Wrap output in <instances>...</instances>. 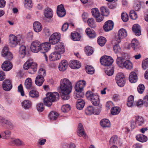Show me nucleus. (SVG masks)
Here are the masks:
<instances>
[{"mask_svg": "<svg viewBox=\"0 0 148 148\" xmlns=\"http://www.w3.org/2000/svg\"><path fill=\"white\" fill-rule=\"evenodd\" d=\"M60 88L62 93L61 96L62 99L64 100L69 99V94L71 92L72 88L71 82L66 78L62 79L60 82Z\"/></svg>", "mask_w": 148, "mask_h": 148, "instance_id": "f257e3e1", "label": "nucleus"}, {"mask_svg": "<svg viewBox=\"0 0 148 148\" xmlns=\"http://www.w3.org/2000/svg\"><path fill=\"white\" fill-rule=\"evenodd\" d=\"M87 98L90 100L92 104L95 106H98V111L95 112L96 114H99L101 110L102 105L100 103V100L98 96L91 91H88L86 93Z\"/></svg>", "mask_w": 148, "mask_h": 148, "instance_id": "f03ea898", "label": "nucleus"}, {"mask_svg": "<svg viewBox=\"0 0 148 148\" xmlns=\"http://www.w3.org/2000/svg\"><path fill=\"white\" fill-rule=\"evenodd\" d=\"M46 96L47 97L44 99V103L46 106L50 107L52 105V102L58 100L59 95L56 92H49L47 94Z\"/></svg>", "mask_w": 148, "mask_h": 148, "instance_id": "7ed1b4c3", "label": "nucleus"}, {"mask_svg": "<svg viewBox=\"0 0 148 148\" xmlns=\"http://www.w3.org/2000/svg\"><path fill=\"white\" fill-rule=\"evenodd\" d=\"M116 63L118 65L121 67H124L128 69H131L133 68L132 64L130 60H125L124 58L118 57V56L116 59Z\"/></svg>", "mask_w": 148, "mask_h": 148, "instance_id": "20e7f679", "label": "nucleus"}, {"mask_svg": "<svg viewBox=\"0 0 148 148\" xmlns=\"http://www.w3.org/2000/svg\"><path fill=\"white\" fill-rule=\"evenodd\" d=\"M9 44L10 46L12 47H15L19 44L20 40L18 39L17 37L15 35L11 34L8 36Z\"/></svg>", "mask_w": 148, "mask_h": 148, "instance_id": "39448f33", "label": "nucleus"}, {"mask_svg": "<svg viewBox=\"0 0 148 148\" xmlns=\"http://www.w3.org/2000/svg\"><path fill=\"white\" fill-rule=\"evenodd\" d=\"M116 82L118 85L120 87L124 86L125 83V79L124 75L122 73H118L115 77Z\"/></svg>", "mask_w": 148, "mask_h": 148, "instance_id": "423d86ee", "label": "nucleus"}, {"mask_svg": "<svg viewBox=\"0 0 148 148\" xmlns=\"http://www.w3.org/2000/svg\"><path fill=\"white\" fill-rule=\"evenodd\" d=\"M86 85V82L84 80H79L78 81L75 86V90L77 92H80V96L82 97L83 94L82 93L84 87Z\"/></svg>", "mask_w": 148, "mask_h": 148, "instance_id": "0eeeda50", "label": "nucleus"}, {"mask_svg": "<svg viewBox=\"0 0 148 148\" xmlns=\"http://www.w3.org/2000/svg\"><path fill=\"white\" fill-rule=\"evenodd\" d=\"M113 61L110 57L106 56H102L100 60V62L102 65L107 66L111 65Z\"/></svg>", "mask_w": 148, "mask_h": 148, "instance_id": "6e6552de", "label": "nucleus"}, {"mask_svg": "<svg viewBox=\"0 0 148 148\" xmlns=\"http://www.w3.org/2000/svg\"><path fill=\"white\" fill-rule=\"evenodd\" d=\"M60 35L59 33H55L50 36L49 39L50 44L55 45L57 44L60 40Z\"/></svg>", "mask_w": 148, "mask_h": 148, "instance_id": "1a4fd4ad", "label": "nucleus"}, {"mask_svg": "<svg viewBox=\"0 0 148 148\" xmlns=\"http://www.w3.org/2000/svg\"><path fill=\"white\" fill-rule=\"evenodd\" d=\"M1 55L3 57L8 60H11L12 58V55L9 51L8 48L7 46L4 47L1 52Z\"/></svg>", "mask_w": 148, "mask_h": 148, "instance_id": "9d476101", "label": "nucleus"}, {"mask_svg": "<svg viewBox=\"0 0 148 148\" xmlns=\"http://www.w3.org/2000/svg\"><path fill=\"white\" fill-rule=\"evenodd\" d=\"M51 45L47 42L40 44V51L41 53H44L48 51L50 49Z\"/></svg>", "mask_w": 148, "mask_h": 148, "instance_id": "9b49d317", "label": "nucleus"}, {"mask_svg": "<svg viewBox=\"0 0 148 148\" xmlns=\"http://www.w3.org/2000/svg\"><path fill=\"white\" fill-rule=\"evenodd\" d=\"M65 51L63 43H58L56 45L55 47V52L61 55Z\"/></svg>", "mask_w": 148, "mask_h": 148, "instance_id": "f8f14e48", "label": "nucleus"}, {"mask_svg": "<svg viewBox=\"0 0 148 148\" xmlns=\"http://www.w3.org/2000/svg\"><path fill=\"white\" fill-rule=\"evenodd\" d=\"M30 48L33 52L37 53L40 51V42L37 41H33L31 44Z\"/></svg>", "mask_w": 148, "mask_h": 148, "instance_id": "ddd939ff", "label": "nucleus"}, {"mask_svg": "<svg viewBox=\"0 0 148 148\" xmlns=\"http://www.w3.org/2000/svg\"><path fill=\"white\" fill-rule=\"evenodd\" d=\"M114 24L112 20H108L106 22L103 26L104 29L106 32L111 30L113 27Z\"/></svg>", "mask_w": 148, "mask_h": 148, "instance_id": "4468645a", "label": "nucleus"}, {"mask_svg": "<svg viewBox=\"0 0 148 148\" xmlns=\"http://www.w3.org/2000/svg\"><path fill=\"white\" fill-rule=\"evenodd\" d=\"M57 13L58 16L60 17L64 16L66 14V10L62 4L58 6L57 10Z\"/></svg>", "mask_w": 148, "mask_h": 148, "instance_id": "2eb2a0df", "label": "nucleus"}, {"mask_svg": "<svg viewBox=\"0 0 148 148\" xmlns=\"http://www.w3.org/2000/svg\"><path fill=\"white\" fill-rule=\"evenodd\" d=\"M3 88L4 90L8 91L11 90L12 87L11 82L9 79H6L3 82Z\"/></svg>", "mask_w": 148, "mask_h": 148, "instance_id": "dca6fc26", "label": "nucleus"}, {"mask_svg": "<svg viewBox=\"0 0 148 148\" xmlns=\"http://www.w3.org/2000/svg\"><path fill=\"white\" fill-rule=\"evenodd\" d=\"M0 123L2 125H6L11 129L14 127V125L10 121L1 116H0Z\"/></svg>", "mask_w": 148, "mask_h": 148, "instance_id": "f3484780", "label": "nucleus"}, {"mask_svg": "<svg viewBox=\"0 0 148 148\" xmlns=\"http://www.w3.org/2000/svg\"><path fill=\"white\" fill-rule=\"evenodd\" d=\"M77 133L79 136H82L84 138H86V134L84 131L83 126L81 123L79 124Z\"/></svg>", "mask_w": 148, "mask_h": 148, "instance_id": "a211bd4d", "label": "nucleus"}, {"mask_svg": "<svg viewBox=\"0 0 148 148\" xmlns=\"http://www.w3.org/2000/svg\"><path fill=\"white\" fill-rule=\"evenodd\" d=\"M12 67V64L10 61H6L2 64L1 68L4 71H9Z\"/></svg>", "mask_w": 148, "mask_h": 148, "instance_id": "6ab92c4d", "label": "nucleus"}, {"mask_svg": "<svg viewBox=\"0 0 148 148\" xmlns=\"http://www.w3.org/2000/svg\"><path fill=\"white\" fill-rule=\"evenodd\" d=\"M69 66L73 69H78L81 66V64L76 60L71 61L69 63Z\"/></svg>", "mask_w": 148, "mask_h": 148, "instance_id": "aec40b11", "label": "nucleus"}, {"mask_svg": "<svg viewBox=\"0 0 148 148\" xmlns=\"http://www.w3.org/2000/svg\"><path fill=\"white\" fill-rule=\"evenodd\" d=\"M67 66V61L66 60H63L59 64L58 68L60 71H64L66 69Z\"/></svg>", "mask_w": 148, "mask_h": 148, "instance_id": "412c9836", "label": "nucleus"}, {"mask_svg": "<svg viewBox=\"0 0 148 148\" xmlns=\"http://www.w3.org/2000/svg\"><path fill=\"white\" fill-rule=\"evenodd\" d=\"M133 31L136 36H139L141 34L140 27L138 24L134 25L132 28Z\"/></svg>", "mask_w": 148, "mask_h": 148, "instance_id": "4be33fe9", "label": "nucleus"}, {"mask_svg": "<svg viewBox=\"0 0 148 148\" xmlns=\"http://www.w3.org/2000/svg\"><path fill=\"white\" fill-rule=\"evenodd\" d=\"M61 57V55L54 52L52 53L49 56V59L51 61H54L59 59Z\"/></svg>", "mask_w": 148, "mask_h": 148, "instance_id": "5701e85b", "label": "nucleus"}, {"mask_svg": "<svg viewBox=\"0 0 148 148\" xmlns=\"http://www.w3.org/2000/svg\"><path fill=\"white\" fill-rule=\"evenodd\" d=\"M33 28L34 31L37 32H40L42 29V26L39 22L36 21L33 23Z\"/></svg>", "mask_w": 148, "mask_h": 148, "instance_id": "b1692460", "label": "nucleus"}, {"mask_svg": "<svg viewBox=\"0 0 148 148\" xmlns=\"http://www.w3.org/2000/svg\"><path fill=\"white\" fill-rule=\"evenodd\" d=\"M32 103L29 100H25L22 103L23 107L25 109H29L31 107Z\"/></svg>", "mask_w": 148, "mask_h": 148, "instance_id": "393cba45", "label": "nucleus"}, {"mask_svg": "<svg viewBox=\"0 0 148 148\" xmlns=\"http://www.w3.org/2000/svg\"><path fill=\"white\" fill-rule=\"evenodd\" d=\"M26 48L25 46L21 45L20 47L19 53L21 58H23L24 57L26 54Z\"/></svg>", "mask_w": 148, "mask_h": 148, "instance_id": "a878e982", "label": "nucleus"}, {"mask_svg": "<svg viewBox=\"0 0 148 148\" xmlns=\"http://www.w3.org/2000/svg\"><path fill=\"white\" fill-rule=\"evenodd\" d=\"M44 13L45 16L47 18H51L53 16V12L52 10L49 8H45Z\"/></svg>", "mask_w": 148, "mask_h": 148, "instance_id": "bb28decb", "label": "nucleus"}, {"mask_svg": "<svg viewBox=\"0 0 148 148\" xmlns=\"http://www.w3.org/2000/svg\"><path fill=\"white\" fill-rule=\"evenodd\" d=\"M129 79L131 83H135L137 80V76L136 73L134 72L131 73L129 77Z\"/></svg>", "mask_w": 148, "mask_h": 148, "instance_id": "cd10ccee", "label": "nucleus"}, {"mask_svg": "<svg viewBox=\"0 0 148 148\" xmlns=\"http://www.w3.org/2000/svg\"><path fill=\"white\" fill-rule=\"evenodd\" d=\"M127 35L126 30L124 29H120L119 31V40L123 39L126 37Z\"/></svg>", "mask_w": 148, "mask_h": 148, "instance_id": "c85d7f7f", "label": "nucleus"}, {"mask_svg": "<svg viewBox=\"0 0 148 148\" xmlns=\"http://www.w3.org/2000/svg\"><path fill=\"white\" fill-rule=\"evenodd\" d=\"M86 32L90 38H94L96 36V34L95 31L92 30H91L89 28H88L86 29Z\"/></svg>", "mask_w": 148, "mask_h": 148, "instance_id": "c756f323", "label": "nucleus"}, {"mask_svg": "<svg viewBox=\"0 0 148 148\" xmlns=\"http://www.w3.org/2000/svg\"><path fill=\"white\" fill-rule=\"evenodd\" d=\"M98 111V109L95 110L94 111L93 107L92 106H89L86 109L85 113L88 115H90L92 114H95V112Z\"/></svg>", "mask_w": 148, "mask_h": 148, "instance_id": "7c9ffc66", "label": "nucleus"}, {"mask_svg": "<svg viewBox=\"0 0 148 148\" xmlns=\"http://www.w3.org/2000/svg\"><path fill=\"white\" fill-rule=\"evenodd\" d=\"M101 126L103 127H109L110 126V123L107 119H103L100 122Z\"/></svg>", "mask_w": 148, "mask_h": 148, "instance_id": "2f4dec72", "label": "nucleus"}, {"mask_svg": "<svg viewBox=\"0 0 148 148\" xmlns=\"http://www.w3.org/2000/svg\"><path fill=\"white\" fill-rule=\"evenodd\" d=\"M71 38L72 40L75 41H79L81 38L80 34L76 32L71 33Z\"/></svg>", "mask_w": 148, "mask_h": 148, "instance_id": "473e14b6", "label": "nucleus"}, {"mask_svg": "<svg viewBox=\"0 0 148 148\" xmlns=\"http://www.w3.org/2000/svg\"><path fill=\"white\" fill-rule=\"evenodd\" d=\"M131 46L134 50L137 49L139 47V43L138 41L136 39L132 40L131 42Z\"/></svg>", "mask_w": 148, "mask_h": 148, "instance_id": "72a5a7b5", "label": "nucleus"}, {"mask_svg": "<svg viewBox=\"0 0 148 148\" xmlns=\"http://www.w3.org/2000/svg\"><path fill=\"white\" fill-rule=\"evenodd\" d=\"M137 140L141 142H146L147 140V137L144 135L140 134L137 135L136 137Z\"/></svg>", "mask_w": 148, "mask_h": 148, "instance_id": "f704fd0d", "label": "nucleus"}, {"mask_svg": "<svg viewBox=\"0 0 148 148\" xmlns=\"http://www.w3.org/2000/svg\"><path fill=\"white\" fill-rule=\"evenodd\" d=\"M37 64L35 62H33L29 69V73L30 74H34L37 71Z\"/></svg>", "mask_w": 148, "mask_h": 148, "instance_id": "c9c22d12", "label": "nucleus"}, {"mask_svg": "<svg viewBox=\"0 0 148 148\" xmlns=\"http://www.w3.org/2000/svg\"><path fill=\"white\" fill-rule=\"evenodd\" d=\"M44 80V78L43 77H39L37 76L36 78L35 83L37 86H40L42 85Z\"/></svg>", "mask_w": 148, "mask_h": 148, "instance_id": "e433bc0d", "label": "nucleus"}, {"mask_svg": "<svg viewBox=\"0 0 148 148\" xmlns=\"http://www.w3.org/2000/svg\"><path fill=\"white\" fill-rule=\"evenodd\" d=\"M25 86L27 89H29L32 88V80L30 78H27L25 80Z\"/></svg>", "mask_w": 148, "mask_h": 148, "instance_id": "4c0bfd02", "label": "nucleus"}, {"mask_svg": "<svg viewBox=\"0 0 148 148\" xmlns=\"http://www.w3.org/2000/svg\"><path fill=\"white\" fill-rule=\"evenodd\" d=\"M11 132L8 130H6L2 132V138L5 139H8L10 137Z\"/></svg>", "mask_w": 148, "mask_h": 148, "instance_id": "58836bf2", "label": "nucleus"}, {"mask_svg": "<svg viewBox=\"0 0 148 148\" xmlns=\"http://www.w3.org/2000/svg\"><path fill=\"white\" fill-rule=\"evenodd\" d=\"M10 144L18 146L23 145V142L19 139H15L11 140L10 142Z\"/></svg>", "mask_w": 148, "mask_h": 148, "instance_id": "ea45409f", "label": "nucleus"}, {"mask_svg": "<svg viewBox=\"0 0 148 148\" xmlns=\"http://www.w3.org/2000/svg\"><path fill=\"white\" fill-rule=\"evenodd\" d=\"M49 116L51 120H56L58 116V114L56 112L52 111L49 113Z\"/></svg>", "mask_w": 148, "mask_h": 148, "instance_id": "a19ab883", "label": "nucleus"}, {"mask_svg": "<svg viewBox=\"0 0 148 148\" xmlns=\"http://www.w3.org/2000/svg\"><path fill=\"white\" fill-rule=\"evenodd\" d=\"M101 12V14H102L103 16H107L109 14V12L108 9L105 7L103 6L100 8Z\"/></svg>", "mask_w": 148, "mask_h": 148, "instance_id": "79ce46f5", "label": "nucleus"}, {"mask_svg": "<svg viewBox=\"0 0 148 148\" xmlns=\"http://www.w3.org/2000/svg\"><path fill=\"white\" fill-rule=\"evenodd\" d=\"M33 63L32 60H28L24 64L23 67L25 70L29 69L31 65Z\"/></svg>", "mask_w": 148, "mask_h": 148, "instance_id": "37998d69", "label": "nucleus"}, {"mask_svg": "<svg viewBox=\"0 0 148 148\" xmlns=\"http://www.w3.org/2000/svg\"><path fill=\"white\" fill-rule=\"evenodd\" d=\"M106 41V38L103 36H100L98 38V42L99 44L101 46H104Z\"/></svg>", "mask_w": 148, "mask_h": 148, "instance_id": "c03bdc74", "label": "nucleus"}, {"mask_svg": "<svg viewBox=\"0 0 148 148\" xmlns=\"http://www.w3.org/2000/svg\"><path fill=\"white\" fill-rule=\"evenodd\" d=\"M121 111V109L118 107H114L111 110V113L113 115H116L119 114Z\"/></svg>", "mask_w": 148, "mask_h": 148, "instance_id": "a18cd8bd", "label": "nucleus"}, {"mask_svg": "<svg viewBox=\"0 0 148 148\" xmlns=\"http://www.w3.org/2000/svg\"><path fill=\"white\" fill-rule=\"evenodd\" d=\"M87 23L88 25L91 28H94L96 27L94 19L92 18H89L87 21Z\"/></svg>", "mask_w": 148, "mask_h": 148, "instance_id": "49530a36", "label": "nucleus"}, {"mask_svg": "<svg viewBox=\"0 0 148 148\" xmlns=\"http://www.w3.org/2000/svg\"><path fill=\"white\" fill-rule=\"evenodd\" d=\"M136 122L139 126L141 125L144 123L143 118L140 116H136Z\"/></svg>", "mask_w": 148, "mask_h": 148, "instance_id": "de8ad7c7", "label": "nucleus"}, {"mask_svg": "<svg viewBox=\"0 0 148 148\" xmlns=\"http://www.w3.org/2000/svg\"><path fill=\"white\" fill-rule=\"evenodd\" d=\"M134 96L132 95L130 96L127 102V105L128 107H131L133 106Z\"/></svg>", "mask_w": 148, "mask_h": 148, "instance_id": "09e8293b", "label": "nucleus"}, {"mask_svg": "<svg viewBox=\"0 0 148 148\" xmlns=\"http://www.w3.org/2000/svg\"><path fill=\"white\" fill-rule=\"evenodd\" d=\"M82 97L80 96V95H79L77 94L76 95L74 96L75 98L77 100V103H78L79 104H80V105L83 104L84 105V106L85 104L84 101L81 99H79V98L80 97Z\"/></svg>", "mask_w": 148, "mask_h": 148, "instance_id": "8fccbe9b", "label": "nucleus"}, {"mask_svg": "<svg viewBox=\"0 0 148 148\" xmlns=\"http://www.w3.org/2000/svg\"><path fill=\"white\" fill-rule=\"evenodd\" d=\"M91 12L92 15L94 18L98 16L100 14L98 9L96 8L92 9L91 10Z\"/></svg>", "mask_w": 148, "mask_h": 148, "instance_id": "3c124183", "label": "nucleus"}, {"mask_svg": "<svg viewBox=\"0 0 148 148\" xmlns=\"http://www.w3.org/2000/svg\"><path fill=\"white\" fill-rule=\"evenodd\" d=\"M86 70L87 73L89 74H92L94 73L95 70L92 66L87 65L86 67Z\"/></svg>", "mask_w": 148, "mask_h": 148, "instance_id": "603ef678", "label": "nucleus"}, {"mask_svg": "<svg viewBox=\"0 0 148 148\" xmlns=\"http://www.w3.org/2000/svg\"><path fill=\"white\" fill-rule=\"evenodd\" d=\"M29 96L32 97H39V93L36 90H32L29 92Z\"/></svg>", "mask_w": 148, "mask_h": 148, "instance_id": "864d4df0", "label": "nucleus"}, {"mask_svg": "<svg viewBox=\"0 0 148 148\" xmlns=\"http://www.w3.org/2000/svg\"><path fill=\"white\" fill-rule=\"evenodd\" d=\"M71 107L70 105L67 104L63 105L62 107V110L64 112H67L70 111Z\"/></svg>", "mask_w": 148, "mask_h": 148, "instance_id": "5fc2aeb1", "label": "nucleus"}, {"mask_svg": "<svg viewBox=\"0 0 148 148\" xmlns=\"http://www.w3.org/2000/svg\"><path fill=\"white\" fill-rule=\"evenodd\" d=\"M46 73L45 69L41 68L39 69L38 72V75L37 76L39 77H44L46 75Z\"/></svg>", "mask_w": 148, "mask_h": 148, "instance_id": "6e6d98bb", "label": "nucleus"}, {"mask_svg": "<svg viewBox=\"0 0 148 148\" xmlns=\"http://www.w3.org/2000/svg\"><path fill=\"white\" fill-rule=\"evenodd\" d=\"M25 6L27 8H31L32 7V2L31 0H25Z\"/></svg>", "mask_w": 148, "mask_h": 148, "instance_id": "4d7b16f0", "label": "nucleus"}, {"mask_svg": "<svg viewBox=\"0 0 148 148\" xmlns=\"http://www.w3.org/2000/svg\"><path fill=\"white\" fill-rule=\"evenodd\" d=\"M85 50L86 53L88 56L91 55L93 52L92 48L90 46L86 47L85 48Z\"/></svg>", "mask_w": 148, "mask_h": 148, "instance_id": "13d9d810", "label": "nucleus"}, {"mask_svg": "<svg viewBox=\"0 0 148 148\" xmlns=\"http://www.w3.org/2000/svg\"><path fill=\"white\" fill-rule=\"evenodd\" d=\"M113 50L115 53H119L121 51V49L119 46L117 44H115L113 47Z\"/></svg>", "mask_w": 148, "mask_h": 148, "instance_id": "bf43d9fd", "label": "nucleus"}, {"mask_svg": "<svg viewBox=\"0 0 148 148\" xmlns=\"http://www.w3.org/2000/svg\"><path fill=\"white\" fill-rule=\"evenodd\" d=\"M130 18L133 20H135L137 18V16L136 12L133 10L130 11Z\"/></svg>", "mask_w": 148, "mask_h": 148, "instance_id": "052dcab7", "label": "nucleus"}, {"mask_svg": "<svg viewBox=\"0 0 148 148\" xmlns=\"http://www.w3.org/2000/svg\"><path fill=\"white\" fill-rule=\"evenodd\" d=\"M117 138L118 137L117 136L115 135L112 136L110 140L109 144L112 145L116 143Z\"/></svg>", "mask_w": 148, "mask_h": 148, "instance_id": "680f3d73", "label": "nucleus"}, {"mask_svg": "<svg viewBox=\"0 0 148 148\" xmlns=\"http://www.w3.org/2000/svg\"><path fill=\"white\" fill-rule=\"evenodd\" d=\"M36 108L38 111L39 112H42L44 110V105L42 103H40L36 106Z\"/></svg>", "mask_w": 148, "mask_h": 148, "instance_id": "e2e57ef3", "label": "nucleus"}, {"mask_svg": "<svg viewBox=\"0 0 148 148\" xmlns=\"http://www.w3.org/2000/svg\"><path fill=\"white\" fill-rule=\"evenodd\" d=\"M122 20L125 22H127L129 19V16L126 13H122L121 15Z\"/></svg>", "mask_w": 148, "mask_h": 148, "instance_id": "0e129e2a", "label": "nucleus"}, {"mask_svg": "<svg viewBox=\"0 0 148 148\" xmlns=\"http://www.w3.org/2000/svg\"><path fill=\"white\" fill-rule=\"evenodd\" d=\"M142 67L144 70L148 68V58H146L143 61Z\"/></svg>", "mask_w": 148, "mask_h": 148, "instance_id": "69168bd1", "label": "nucleus"}, {"mask_svg": "<svg viewBox=\"0 0 148 148\" xmlns=\"http://www.w3.org/2000/svg\"><path fill=\"white\" fill-rule=\"evenodd\" d=\"M145 89L144 86L142 84H140L138 87L137 90L138 92L140 94L142 93Z\"/></svg>", "mask_w": 148, "mask_h": 148, "instance_id": "338daca9", "label": "nucleus"}, {"mask_svg": "<svg viewBox=\"0 0 148 148\" xmlns=\"http://www.w3.org/2000/svg\"><path fill=\"white\" fill-rule=\"evenodd\" d=\"M18 91L20 92L21 95L23 96L24 95V92L23 90V86L21 84H20L18 87Z\"/></svg>", "mask_w": 148, "mask_h": 148, "instance_id": "774afa93", "label": "nucleus"}]
</instances>
